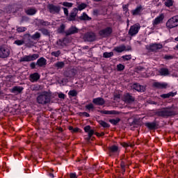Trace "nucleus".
<instances>
[{"label": "nucleus", "mask_w": 178, "mask_h": 178, "mask_svg": "<svg viewBox=\"0 0 178 178\" xmlns=\"http://www.w3.org/2000/svg\"><path fill=\"white\" fill-rule=\"evenodd\" d=\"M50 101V95L47 92H43L40 96L37 97L38 103L40 104H46L47 103L49 102Z\"/></svg>", "instance_id": "f257e3e1"}, {"label": "nucleus", "mask_w": 178, "mask_h": 178, "mask_svg": "<svg viewBox=\"0 0 178 178\" xmlns=\"http://www.w3.org/2000/svg\"><path fill=\"white\" fill-rule=\"evenodd\" d=\"M178 26V15L170 18L166 22V27L172 29Z\"/></svg>", "instance_id": "f03ea898"}, {"label": "nucleus", "mask_w": 178, "mask_h": 178, "mask_svg": "<svg viewBox=\"0 0 178 178\" xmlns=\"http://www.w3.org/2000/svg\"><path fill=\"white\" fill-rule=\"evenodd\" d=\"M39 58V54H33L25 56L20 58V62H31L37 60Z\"/></svg>", "instance_id": "7ed1b4c3"}, {"label": "nucleus", "mask_w": 178, "mask_h": 178, "mask_svg": "<svg viewBox=\"0 0 178 178\" xmlns=\"http://www.w3.org/2000/svg\"><path fill=\"white\" fill-rule=\"evenodd\" d=\"M163 19H164V15L161 14L154 19V21H152V25H153L152 29L154 30L156 29V26L163 23Z\"/></svg>", "instance_id": "20e7f679"}, {"label": "nucleus", "mask_w": 178, "mask_h": 178, "mask_svg": "<svg viewBox=\"0 0 178 178\" xmlns=\"http://www.w3.org/2000/svg\"><path fill=\"white\" fill-rule=\"evenodd\" d=\"M174 113L170 108H164L161 111H159V116H172Z\"/></svg>", "instance_id": "39448f33"}, {"label": "nucleus", "mask_w": 178, "mask_h": 178, "mask_svg": "<svg viewBox=\"0 0 178 178\" xmlns=\"http://www.w3.org/2000/svg\"><path fill=\"white\" fill-rule=\"evenodd\" d=\"M10 55V50L7 47H0V58H6Z\"/></svg>", "instance_id": "423d86ee"}, {"label": "nucleus", "mask_w": 178, "mask_h": 178, "mask_svg": "<svg viewBox=\"0 0 178 178\" xmlns=\"http://www.w3.org/2000/svg\"><path fill=\"white\" fill-rule=\"evenodd\" d=\"M30 35L26 34L25 35L24 38L22 40H17L14 42V44H17V46H22L24 44L25 42L30 40Z\"/></svg>", "instance_id": "0eeeda50"}, {"label": "nucleus", "mask_w": 178, "mask_h": 178, "mask_svg": "<svg viewBox=\"0 0 178 178\" xmlns=\"http://www.w3.org/2000/svg\"><path fill=\"white\" fill-rule=\"evenodd\" d=\"M139 29H140V24H134L129 29V35H134L137 34L139 31Z\"/></svg>", "instance_id": "6e6552de"}, {"label": "nucleus", "mask_w": 178, "mask_h": 178, "mask_svg": "<svg viewBox=\"0 0 178 178\" xmlns=\"http://www.w3.org/2000/svg\"><path fill=\"white\" fill-rule=\"evenodd\" d=\"M147 49L152 51H155L157 49H160L162 48V44H152L149 46L147 47Z\"/></svg>", "instance_id": "1a4fd4ad"}, {"label": "nucleus", "mask_w": 178, "mask_h": 178, "mask_svg": "<svg viewBox=\"0 0 178 178\" xmlns=\"http://www.w3.org/2000/svg\"><path fill=\"white\" fill-rule=\"evenodd\" d=\"M48 8L52 14L57 13L60 10V8L58 6H54L53 4H50L48 6Z\"/></svg>", "instance_id": "9d476101"}, {"label": "nucleus", "mask_w": 178, "mask_h": 178, "mask_svg": "<svg viewBox=\"0 0 178 178\" xmlns=\"http://www.w3.org/2000/svg\"><path fill=\"white\" fill-rule=\"evenodd\" d=\"M112 33V29L111 28H107L106 29H103L99 32V34L102 37H106L108 35H111Z\"/></svg>", "instance_id": "9b49d317"}, {"label": "nucleus", "mask_w": 178, "mask_h": 178, "mask_svg": "<svg viewBox=\"0 0 178 178\" xmlns=\"http://www.w3.org/2000/svg\"><path fill=\"white\" fill-rule=\"evenodd\" d=\"M92 102L96 104V105H99V106H102L104 104L105 101L103 98L102 97H97V98H95L93 99Z\"/></svg>", "instance_id": "f8f14e48"}, {"label": "nucleus", "mask_w": 178, "mask_h": 178, "mask_svg": "<svg viewBox=\"0 0 178 178\" xmlns=\"http://www.w3.org/2000/svg\"><path fill=\"white\" fill-rule=\"evenodd\" d=\"M129 49L130 48H126L124 45H120L114 49V50L118 53H122L125 51H129Z\"/></svg>", "instance_id": "ddd939ff"}, {"label": "nucleus", "mask_w": 178, "mask_h": 178, "mask_svg": "<svg viewBox=\"0 0 178 178\" xmlns=\"http://www.w3.org/2000/svg\"><path fill=\"white\" fill-rule=\"evenodd\" d=\"M85 41L92 42L95 40V35L94 33H87L84 36Z\"/></svg>", "instance_id": "4468645a"}, {"label": "nucleus", "mask_w": 178, "mask_h": 178, "mask_svg": "<svg viewBox=\"0 0 178 178\" xmlns=\"http://www.w3.org/2000/svg\"><path fill=\"white\" fill-rule=\"evenodd\" d=\"M132 88L138 92H144L145 88L138 83H134Z\"/></svg>", "instance_id": "2eb2a0df"}, {"label": "nucleus", "mask_w": 178, "mask_h": 178, "mask_svg": "<svg viewBox=\"0 0 178 178\" xmlns=\"http://www.w3.org/2000/svg\"><path fill=\"white\" fill-rule=\"evenodd\" d=\"M84 131L88 134L89 136V138L95 134V131L90 129V126H86L84 127Z\"/></svg>", "instance_id": "dca6fc26"}, {"label": "nucleus", "mask_w": 178, "mask_h": 178, "mask_svg": "<svg viewBox=\"0 0 178 178\" xmlns=\"http://www.w3.org/2000/svg\"><path fill=\"white\" fill-rule=\"evenodd\" d=\"M23 89L24 88L21 86H15L13 88V89L11 90V92L14 94H20L22 92Z\"/></svg>", "instance_id": "f3484780"}, {"label": "nucleus", "mask_w": 178, "mask_h": 178, "mask_svg": "<svg viewBox=\"0 0 178 178\" xmlns=\"http://www.w3.org/2000/svg\"><path fill=\"white\" fill-rule=\"evenodd\" d=\"M78 13V8H74L72 13H70V15L69 17L70 21H73L75 19V17L77 15Z\"/></svg>", "instance_id": "a211bd4d"}, {"label": "nucleus", "mask_w": 178, "mask_h": 178, "mask_svg": "<svg viewBox=\"0 0 178 178\" xmlns=\"http://www.w3.org/2000/svg\"><path fill=\"white\" fill-rule=\"evenodd\" d=\"M46 63H47V60H46V58H39L37 60V64L40 67L45 65Z\"/></svg>", "instance_id": "6ab92c4d"}, {"label": "nucleus", "mask_w": 178, "mask_h": 178, "mask_svg": "<svg viewBox=\"0 0 178 178\" xmlns=\"http://www.w3.org/2000/svg\"><path fill=\"white\" fill-rule=\"evenodd\" d=\"M124 101L127 103H131L132 102H134V97H133L132 96H131L129 94H127L124 96Z\"/></svg>", "instance_id": "aec40b11"}, {"label": "nucleus", "mask_w": 178, "mask_h": 178, "mask_svg": "<svg viewBox=\"0 0 178 178\" xmlns=\"http://www.w3.org/2000/svg\"><path fill=\"white\" fill-rule=\"evenodd\" d=\"M40 79V74L38 73H34L31 74V81L35 82Z\"/></svg>", "instance_id": "412c9836"}, {"label": "nucleus", "mask_w": 178, "mask_h": 178, "mask_svg": "<svg viewBox=\"0 0 178 178\" xmlns=\"http://www.w3.org/2000/svg\"><path fill=\"white\" fill-rule=\"evenodd\" d=\"M79 29L74 26L71 27L67 32V35H72L78 33Z\"/></svg>", "instance_id": "4be33fe9"}, {"label": "nucleus", "mask_w": 178, "mask_h": 178, "mask_svg": "<svg viewBox=\"0 0 178 178\" xmlns=\"http://www.w3.org/2000/svg\"><path fill=\"white\" fill-rule=\"evenodd\" d=\"M160 74L161 76H168L170 74V72L167 68H162L160 70Z\"/></svg>", "instance_id": "5701e85b"}, {"label": "nucleus", "mask_w": 178, "mask_h": 178, "mask_svg": "<svg viewBox=\"0 0 178 178\" xmlns=\"http://www.w3.org/2000/svg\"><path fill=\"white\" fill-rule=\"evenodd\" d=\"M177 95V92H170L168 94H163L161 95V98L165 99V98H169L170 97H174L175 95Z\"/></svg>", "instance_id": "b1692460"}, {"label": "nucleus", "mask_w": 178, "mask_h": 178, "mask_svg": "<svg viewBox=\"0 0 178 178\" xmlns=\"http://www.w3.org/2000/svg\"><path fill=\"white\" fill-rule=\"evenodd\" d=\"M26 13L29 15H33L36 14L37 10L35 8H29L26 11Z\"/></svg>", "instance_id": "393cba45"}, {"label": "nucleus", "mask_w": 178, "mask_h": 178, "mask_svg": "<svg viewBox=\"0 0 178 178\" xmlns=\"http://www.w3.org/2000/svg\"><path fill=\"white\" fill-rule=\"evenodd\" d=\"M142 8L141 6H138L134 10L132 11V14L134 15H140V12H141Z\"/></svg>", "instance_id": "a878e982"}, {"label": "nucleus", "mask_w": 178, "mask_h": 178, "mask_svg": "<svg viewBox=\"0 0 178 178\" xmlns=\"http://www.w3.org/2000/svg\"><path fill=\"white\" fill-rule=\"evenodd\" d=\"M101 113L104 115H115V114H117V111H101Z\"/></svg>", "instance_id": "bb28decb"}, {"label": "nucleus", "mask_w": 178, "mask_h": 178, "mask_svg": "<svg viewBox=\"0 0 178 178\" xmlns=\"http://www.w3.org/2000/svg\"><path fill=\"white\" fill-rule=\"evenodd\" d=\"M154 85L156 87L159 88H164L167 86L166 83H159V82L155 83Z\"/></svg>", "instance_id": "cd10ccee"}, {"label": "nucleus", "mask_w": 178, "mask_h": 178, "mask_svg": "<svg viewBox=\"0 0 178 178\" xmlns=\"http://www.w3.org/2000/svg\"><path fill=\"white\" fill-rule=\"evenodd\" d=\"M79 19L82 20H90L91 18L89 17L86 13H83V15L81 17H79Z\"/></svg>", "instance_id": "c85d7f7f"}, {"label": "nucleus", "mask_w": 178, "mask_h": 178, "mask_svg": "<svg viewBox=\"0 0 178 178\" xmlns=\"http://www.w3.org/2000/svg\"><path fill=\"white\" fill-rule=\"evenodd\" d=\"M110 151L112 153H117L119 151V149L118 148L117 146L113 145L110 147Z\"/></svg>", "instance_id": "c756f323"}, {"label": "nucleus", "mask_w": 178, "mask_h": 178, "mask_svg": "<svg viewBox=\"0 0 178 178\" xmlns=\"http://www.w3.org/2000/svg\"><path fill=\"white\" fill-rule=\"evenodd\" d=\"M99 123L104 128H108L109 127V124H108L106 122H104L103 120H99Z\"/></svg>", "instance_id": "7c9ffc66"}, {"label": "nucleus", "mask_w": 178, "mask_h": 178, "mask_svg": "<svg viewBox=\"0 0 178 178\" xmlns=\"http://www.w3.org/2000/svg\"><path fill=\"white\" fill-rule=\"evenodd\" d=\"M103 56L104 58H110L111 56H113V51H111V52H104L103 54Z\"/></svg>", "instance_id": "2f4dec72"}, {"label": "nucleus", "mask_w": 178, "mask_h": 178, "mask_svg": "<svg viewBox=\"0 0 178 178\" xmlns=\"http://www.w3.org/2000/svg\"><path fill=\"white\" fill-rule=\"evenodd\" d=\"M69 130L72 133H77L80 131V129L77 127H69Z\"/></svg>", "instance_id": "473e14b6"}, {"label": "nucleus", "mask_w": 178, "mask_h": 178, "mask_svg": "<svg viewBox=\"0 0 178 178\" xmlns=\"http://www.w3.org/2000/svg\"><path fill=\"white\" fill-rule=\"evenodd\" d=\"M120 122V119H119V118H117L115 120H109V122L114 125H116Z\"/></svg>", "instance_id": "72a5a7b5"}, {"label": "nucleus", "mask_w": 178, "mask_h": 178, "mask_svg": "<svg viewBox=\"0 0 178 178\" xmlns=\"http://www.w3.org/2000/svg\"><path fill=\"white\" fill-rule=\"evenodd\" d=\"M87 7V5L86 3H81V5L78 6V10H83L86 9Z\"/></svg>", "instance_id": "f704fd0d"}, {"label": "nucleus", "mask_w": 178, "mask_h": 178, "mask_svg": "<svg viewBox=\"0 0 178 178\" xmlns=\"http://www.w3.org/2000/svg\"><path fill=\"white\" fill-rule=\"evenodd\" d=\"M51 54L52 56L58 57L61 54V51H52L51 53Z\"/></svg>", "instance_id": "c9c22d12"}, {"label": "nucleus", "mask_w": 178, "mask_h": 178, "mask_svg": "<svg viewBox=\"0 0 178 178\" xmlns=\"http://www.w3.org/2000/svg\"><path fill=\"white\" fill-rule=\"evenodd\" d=\"M165 4L167 7H171L173 5V1L172 0H167L165 1Z\"/></svg>", "instance_id": "e433bc0d"}, {"label": "nucleus", "mask_w": 178, "mask_h": 178, "mask_svg": "<svg viewBox=\"0 0 178 178\" xmlns=\"http://www.w3.org/2000/svg\"><path fill=\"white\" fill-rule=\"evenodd\" d=\"M64 63L63 62H58L56 64V66L58 68V69H60V68H63L64 67Z\"/></svg>", "instance_id": "4c0bfd02"}, {"label": "nucleus", "mask_w": 178, "mask_h": 178, "mask_svg": "<svg viewBox=\"0 0 178 178\" xmlns=\"http://www.w3.org/2000/svg\"><path fill=\"white\" fill-rule=\"evenodd\" d=\"M40 38V33L38 32H36L33 36H32V38L33 40H37V39H39Z\"/></svg>", "instance_id": "58836bf2"}, {"label": "nucleus", "mask_w": 178, "mask_h": 178, "mask_svg": "<svg viewBox=\"0 0 178 178\" xmlns=\"http://www.w3.org/2000/svg\"><path fill=\"white\" fill-rule=\"evenodd\" d=\"M146 125L150 129H154L155 128V124L154 123H147Z\"/></svg>", "instance_id": "ea45409f"}, {"label": "nucleus", "mask_w": 178, "mask_h": 178, "mask_svg": "<svg viewBox=\"0 0 178 178\" xmlns=\"http://www.w3.org/2000/svg\"><path fill=\"white\" fill-rule=\"evenodd\" d=\"M68 94L72 97H74L77 95V92L73 90H70Z\"/></svg>", "instance_id": "a19ab883"}, {"label": "nucleus", "mask_w": 178, "mask_h": 178, "mask_svg": "<svg viewBox=\"0 0 178 178\" xmlns=\"http://www.w3.org/2000/svg\"><path fill=\"white\" fill-rule=\"evenodd\" d=\"M86 109H88V110H89V111H90V110H92V109H94V104H87V105L86 106Z\"/></svg>", "instance_id": "79ce46f5"}, {"label": "nucleus", "mask_w": 178, "mask_h": 178, "mask_svg": "<svg viewBox=\"0 0 178 178\" xmlns=\"http://www.w3.org/2000/svg\"><path fill=\"white\" fill-rule=\"evenodd\" d=\"M26 30V29L24 27H19V28H17V31L18 33H22V32H24Z\"/></svg>", "instance_id": "37998d69"}, {"label": "nucleus", "mask_w": 178, "mask_h": 178, "mask_svg": "<svg viewBox=\"0 0 178 178\" xmlns=\"http://www.w3.org/2000/svg\"><path fill=\"white\" fill-rule=\"evenodd\" d=\"M63 6L68 8H71L72 6V3H68V2H64L63 3Z\"/></svg>", "instance_id": "c03bdc74"}, {"label": "nucleus", "mask_w": 178, "mask_h": 178, "mask_svg": "<svg viewBox=\"0 0 178 178\" xmlns=\"http://www.w3.org/2000/svg\"><path fill=\"white\" fill-rule=\"evenodd\" d=\"M118 70L121 71L123 70L124 68V66L122 64H119L117 65Z\"/></svg>", "instance_id": "a18cd8bd"}, {"label": "nucleus", "mask_w": 178, "mask_h": 178, "mask_svg": "<svg viewBox=\"0 0 178 178\" xmlns=\"http://www.w3.org/2000/svg\"><path fill=\"white\" fill-rule=\"evenodd\" d=\"M64 30H65V26L62 24L58 29V33H63Z\"/></svg>", "instance_id": "49530a36"}, {"label": "nucleus", "mask_w": 178, "mask_h": 178, "mask_svg": "<svg viewBox=\"0 0 178 178\" xmlns=\"http://www.w3.org/2000/svg\"><path fill=\"white\" fill-rule=\"evenodd\" d=\"M122 58L125 60H129L131 58V56H122Z\"/></svg>", "instance_id": "de8ad7c7"}, {"label": "nucleus", "mask_w": 178, "mask_h": 178, "mask_svg": "<svg viewBox=\"0 0 178 178\" xmlns=\"http://www.w3.org/2000/svg\"><path fill=\"white\" fill-rule=\"evenodd\" d=\"M42 33L44 34V35H48L49 34V31L47 29H42L41 30Z\"/></svg>", "instance_id": "09e8293b"}, {"label": "nucleus", "mask_w": 178, "mask_h": 178, "mask_svg": "<svg viewBox=\"0 0 178 178\" xmlns=\"http://www.w3.org/2000/svg\"><path fill=\"white\" fill-rule=\"evenodd\" d=\"M41 24L42 26H49V23L48 22H45V21H41Z\"/></svg>", "instance_id": "8fccbe9b"}, {"label": "nucleus", "mask_w": 178, "mask_h": 178, "mask_svg": "<svg viewBox=\"0 0 178 178\" xmlns=\"http://www.w3.org/2000/svg\"><path fill=\"white\" fill-rule=\"evenodd\" d=\"M65 95L63 93H60V94H58V97H59L60 99H65Z\"/></svg>", "instance_id": "3c124183"}, {"label": "nucleus", "mask_w": 178, "mask_h": 178, "mask_svg": "<svg viewBox=\"0 0 178 178\" xmlns=\"http://www.w3.org/2000/svg\"><path fill=\"white\" fill-rule=\"evenodd\" d=\"M70 178H77V175L75 173H70Z\"/></svg>", "instance_id": "603ef678"}, {"label": "nucleus", "mask_w": 178, "mask_h": 178, "mask_svg": "<svg viewBox=\"0 0 178 178\" xmlns=\"http://www.w3.org/2000/svg\"><path fill=\"white\" fill-rule=\"evenodd\" d=\"M63 10H64V13L66 15H69V10L66 8H63Z\"/></svg>", "instance_id": "864d4df0"}, {"label": "nucleus", "mask_w": 178, "mask_h": 178, "mask_svg": "<svg viewBox=\"0 0 178 178\" xmlns=\"http://www.w3.org/2000/svg\"><path fill=\"white\" fill-rule=\"evenodd\" d=\"M69 81H70V79H67V80L63 79V80H62L63 85L66 84V83L68 82Z\"/></svg>", "instance_id": "5fc2aeb1"}, {"label": "nucleus", "mask_w": 178, "mask_h": 178, "mask_svg": "<svg viewBox=\"0 0 178 178\" xmlns=\"http://www.w3.org/2000/svg\"><path fill=\"white\" fill-rule=\"evenodd\" d=\"M31 67H32L33 69L35 68V63H31Z\"/></svg>", "instance_id": "6e6d98bb"}, {"label": "nucleus", "mask_w": 178, "mask_h": 178, "mask_svg": "<svg viewBox=\"0 0 178 178\" xmlns=\"http://www.w3.org/2000/svg\"><path fill=\"white\" fill-rule=\"evenodd\" d=\"M57 44H58V45H60L61 47H63V44L61 43V41H60V40L58 41V42H57Z\"/></svg>", "instance_id": "4d7b16f0"}, {"label": "nucleus", "mask_w": 178, "mask_h": 178, "mask_svg": "<svg viewBox=\"0 0 178 178\" xmlns=\"http://www.w3.org/2000/svg\"><path fill=\"white\" fill-rule=\"evenodd\" d=\"M83 115L86 116V117H89L90 116L89 114L86 112L83 113Z\"/></svg>", "instance_id": "13d9d810"}, {"label": "nucleus", "mask_w": 178, "mask_h": 178, "mask_svg": "<svg viewBox=\"0 0 178 178\" xmlns=\"http://www.w3.org/2000/svg\"><path fill=\"white\" fill-rule=\"evenodd\" d=\"M165 59H171L172 57L170 56H165Z\"/></svg>", "instance_id": "bf43d9fd"}, {"label": "nucleus", "mask_w": 178, "mask_h": 178, "mask_svg": "<svg viewBox=\"0 0 178 178\" xmlns=\"http://www.w3.org/2000/svg\"><path fill=\"white\" fill-rule=\"evenodd\" d=\"M96 135H97V136H104V134H96Z\"/></svg>", "instance_id": "052dcab7"}, {"label": "nucleus", "mask_w": 178, "mask_h": 178, "mask_svg": "<svg viewBox=\"0 0 178 178\" xmlns=\"http://www.w3.org/2000/svg\"><path fill=\"white\" fill-rule=\"evenodd\" d=\"M123 147H129V145L127 143H124Z\"/></svg>", "instance_id": "680f3d73"}, {"label": "nucleus", "mask_w": 178, "mask_h": 178, "mask_svg": "<svg viewBox=\"0 0 178 178\" xmlns=\"http://www.w3.org/2000/svg\"><path fill=\"white\" fill-rule=\"evenodd\" d=\"M152 104H156V103L154 102H152Z\"/></svg>", "instance_id": "e2e57ef3"}, {"label": "nucleus", "mask_w": 178, "mask_h": 178, "mask_svg": "<svg viewBox=\"0 0 178 178\" xmlns=\"http://www.w3.org/2000/svg\"><path fill=\"white\" fill-rule=\"evenodd\" d=\"M50 176H51V177H54L53 174H50Z\"/></svg>", "instance_id": "0e129e2a"}, {"label": "nucleus", "mask_w": 178, "mask_h": 178, "mask_svg": "<svg viewBox=\"0 0 178 178\" xmlns=\"http://www.w3.org/2000/svg\"><path fill=\"white\" fill-rule=\"evenodd\" d=\"M175 41H178V36L175 38Z\"/></svg>", "instance_id": "69168bd1"}, {"label": "nucleus", "mask_w": 178, "mask_h": 178, "mask_svg": "<svg viewBox=\"0 0 178 178\" xmlns=\"http://www.w3.org/2000/svg\"><path fill=\"white\" fill-rule=\"evenodd\" d=\"M121 168H122V169H124V165H121Z\"/></svg>", "instance_id": "338daca9"}, {"label": "nucleus", "mask_w": 178, "mask_h": 178, "mask_svg": "<svg viewBox=\"0 0 178 178\" xmlns=\"http://www.w3.org/2000/svg\"><path fill=\"white\" fill-rule=\"evenodd\" d=\"M176 48L178 49V44H177Z\"/></svg>", "instance_id": "774afa93"}]
</instances>
